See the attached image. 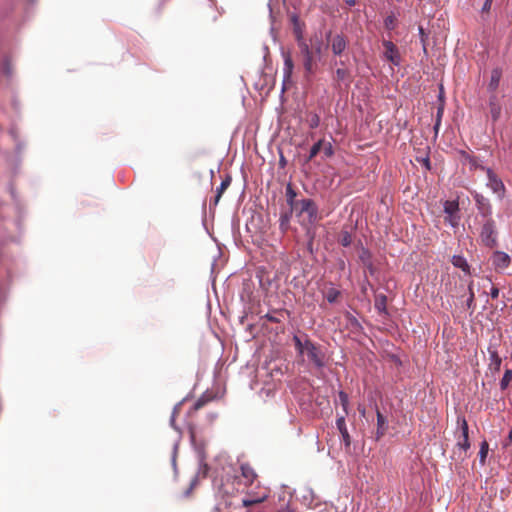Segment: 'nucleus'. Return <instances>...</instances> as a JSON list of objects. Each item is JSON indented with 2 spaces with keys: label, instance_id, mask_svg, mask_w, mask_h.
I'll return each mask as SVG.
<instances>
[{
  "label": "nucleus",
  "instance_id": "obj_1",
  "mask_svg": "<svg viewBox=\"0 0 512 512\" xmlns=\"http://www.w3.org/2000/svg\"><path fill=\"white\" fill-rule=\"evenodd\" d=\"M238 502L235 503L237 508H247L264 502L269 497L268 488L262 486L260 482L253 485L242 487L239 491Z\"/></svg>",
  "mask_w": 512,
  "mask_h": 512
},
{
  "label": "nucleus",
  "instance_id": "obj_2",
  "mask_svg": "<svg viewBox=\"0 0 512 512\" xmlns=\"http://www.w3.org/2000/svg\"><path fill=\"white\" fill-rule=\"evenodd\" d=\"M294 211L297 213L299 222L307 227V234H311L312 228L314 229L313 233H315L318 221L316 204L310 199H303L300 201L298 209Z\"/></svg>",
  "mask_w": 512,
  "mask_h": 512
},
{
  "label": "nucleus",
  "instance_id": "obj_3",
  "mask_svg": "<svg viewBox=\"0 0 512 512\" xmlns=\"http://www.w3.org/2000/svg\"><path fill=\"white\" fill-rule=\"evenodd\" d=\"M257 478L258 475L253 467L248 463H243L240 466V476L234 477L232 485L235 486L236 491H239L242 487L259 482Z\"/></svg>",
  "mask_w": 512,
  "mask_h": 512
},
{
  "label": "nucleus",
  "instance_id": "obj_4",
  "mask_svg": "<svg viewBox=\"0 0 512 512\" xmlns=\"http://www.w3.org/2000/svg\"><path fill=\"white\" fill-rule=\"evenodd\" d=\"M480 238L486 247L493 248L497 246L496 224L492 218L485 219L481 228Z\"/></svg>",
  "mask_w": 512,
  "mask_h": 512
},
{
  "label": "nucleus",
  "instance_id": "obj_5",
  "mask_svg": "<svg viewBox=\"0 0 512 512\" xmlns=\"http://www.w3.org/2000/svg\"><path fill=\"white\" fill-rule=\"evenodd\" d=\"M481 170L485 171L487 174V187L490 188L493 193L497 194L500 199H502L505 193V186L502 180L494 173L491 168L481 167Z\"/></svg>",
  "mask_w": 512,
  "mask_h": 512
},
{
  "label": "nucleus",
  "instance_id": "obj_6",
  "mask_svg": "<svg viewBox=\"0 0 512 512\" xmlns=\"http://www.w3.org/2000/svg\"><path fill=\"white\" fill-rule=\"evenodd\" d=\"M297 347L303 357L313 362L317 367H320V358L318 357V348L314 346L310 341H306L304 344L301 343L300 339L295 337Z\"/></svg>",
  "mask_w": 512,
  "mask_h": 512
},
{
  "label": "nucleus",
  "instance_id": "obj_7",
  "mask_svg": "<svg viewBox=\"0 0 512 512\" xmlns=\"http://www.w3.org/2000/svg\"><path fill=\"white\" fill-rule=\"evenodd\" d=\"M494 270L498 273H504L509 267L512 259L510 255L503 251H494L490 257Z\"/></svg>",
  "mask_w": 512,
  "mask_h": 512
},
{
  "label": "nucleus",
  "instance_id": "obj_8",
  "mask_svg": "<svg viewBox=\"0 0 512 512\" xmlns=\"http://www.w3.org/2000/svg\"><path fill=\"white\" fill-rule=\"evenodd\" d=\"M382 45L384 47L383 57L394 66H400L401 55L398 47L390 40H383Z\"/></svg>",
  "mask_w": 512,
  "mask_h": 512
},
{
  "label": "nucleus",
  "instance_id": "obj_9",
  "mask_svg": "<svg viewBox=\"0 0 512 512\" xmlns=\"http://www.w3.org/2000/svg\"><path fill=\"white\" fill-rule=\"evenodd\" d=\"M472 196L479 214L485 219L492 218V206L489 199L478 192H473Z\"/></svg>",
  "mask_w": 512,
  "mask_h": 512
},
{
  "label": "nucleus",
  "instance_id": "obj_10",
  "mask_svg": "<svg viewBox=\"0 0 512 512\" xmlns=\"http://www.w3.org/2000/svg\"><path fill=\"white\" fill-rule=\"evenodd\" d=\"M327 41L334 55H341L343 51L346 49L347 42L343 35H332L331 33H329L327 35Z\"/></svg>",
  "mask_w": 512,
  "mask_h": 512
},
{
  "label": "nucleus",
  "instance_id": "obj_11",
  "mask_svg": "<svg viewBox=\"0 0 512 512\" xmlns=\"http://www.w3.org/2000/svg\"><path fill=\"white\" fill-rule=\"evenodd\" d=\"M284 58V65H283V88L285 89L286 86L290 83L294 64L292 57L289 52L283 53Z\"/></svg>",
  "mask_w": 512,
  "mask_h": 512
},
{
  "label": "nucleus",
  "instance_id": "obj_12",
  "mask_svg": "<svg viewBox=\"0 0 512 512\" xmlns=\"http://www.w3.org/2000/svg\"><path fill=\"white\" fill-rule=\"evenodd\" d=\"M336 427L341 435V438L345 444V447L349 448L351 445V437H350V434H349L347 426H346L345 416L342 415L337 418Z\"/></svg>",
  "mask_w": 512,
  "mask_h": 512
},
{
  "label": "nucleus",
  "instance_id": "obj_13",
  "mask_svg": "<svg viewBox=\"0 0 512 512\" xmlns=\"http://www.w3.org/2000/svg\"><path fill=\"white\" fill-rule=\"evenodd\" d=\"M316 52H320V47H313L312 50H309L308 46L307 45H303L302 46V53H303V56H304V59H303V64H304V67L306 69L307 72H312L313 71V53Z\"/></svg>",
  "mask_w": 512,
  "mask_h": 512
},
{
  "label": "nucleus",
  "instance_id": "obj_14",
  "mask_svg": "<svg viewBox=\"0 0 512 512\" xmlns=\"http://www.w3.org/2000/svg\"><path fill=\"white\" fill-rule=\"evenodd\" d=\"M388 428V421L386 417L377 409V431H376V439L379 440L384 436L386 430Z\"/></svg>",
  "mask_w": 512,
  "mask_h": 512
},
{
  "label": "nucleus",
  "instance_id": "obj_15",
  "mask_svg": "<svg viewBox=\"0 0 512 512\" xmlns=\"http://www.w3.org/2000/svg\"><path fill=\"white\" fill-rule=\"evenodd\" d=\"M451 262L454 267L461 269L466 274H470V266L463 256L454 255L451 259Z\"/></svg>",
  "mask_w": 512,
  "mask_h": 512
},
{
  "label": "nucleus",
  "instance_id": "obj_16",
  "mask_svg": "<svg viewBox=\"0 0 512 512\" xmlns=\"http://www.w3.org/2000/svg\"><path fill=\"white\" fill-rule=\"evenodd\" d=\"M501 76H502V71L499 68H495L492 70L490 81L488 84L489 91L494 92L497 90L500 80H501Z\"/></svg>",
  "mask_w": 512,
  "mask_h": 512
},
{
  "label": "nucleus",
  "instance_id": "obj_17",
  "mask_svg": "<svg viewBox=\"0 0 512 512\" xmlns=\"http://www.w3.org/2000/svg\"><path fill=\"white\" fill-rule=\"evenodd\" d=\"M289 21L292 24L294 34L296 35L297 39L299 40L302 36V26L300 19L296 13H290L289 14Z\"/></svg>",
  "mask_w": 512,
  "mask_h": 512
},
{
  "label": "nucleus",
  "instance_id": "obj_18",
  "mask_svg": "<svg viewBox=\"0 0 512 512\" xmlns=\"http://www.w3.org/2000/svg\"><path fill=\"white\" fill-rule=\"evenodd\" d=\"M286 197H287V203L289 204L291 211L297 210L298 206L300 204V201L295 200L296 193L294 192V190L292 189L290 184H288L286 187Z\"/></svg>",
  "mask_w": 512,
  "mask_h": 512
},
{
  "label": "nucleus",
  "instance_id": "obj_19",
  "mask_svg": "<svg viewBox=\"0 0 512 512\" xmlns=\"http://www.w3.org/2000/svg\"><path fill=\"white\" fill-rule=\"evenodd\" d=\"M502 359L498 354H489V364L488 367L492 371L493 374L498 373L501 368Z\"/></svg>",
  "mask_w": 512,
  "mask_h": 512
},
{
  "label": "nucleus",
  "instance_id": "obj_20",
  "mask_svg": "<svg viewBox=\"0 0 512 512\" xmlns=\"http://www.w3.org/2000/svg\"><path fill=\"white\" fill-rule=\"evenodd\" d=\"M322 295L327 299L329 303H336L338 297L341 295V292L333 286H330L329 288H326L324 291H322Z\"/></svg>",
  "mask_w": 512,
  "mask_h": 512
},
{
  "label": "nucleus",
  "instance_id": "obj_21",
  "mask_svg": "<svg viewBox=\"0 0 512 512\" xmlns=\"http://www.w3.org/2000/svg\"><path fill=\"white\" fill-rule=\"evenodd\" d=\"M230 184H231V177L230 176H226V178L221 182L220 186L217 188V194H216V196L214 198V201H213L214 205L218 204L222 194L230 186Z\"/></svg>",
  "mask_w": 512,
  "mask_h": 512
},
{
  "label": "nucleus",
  "instance_id": "obj_22",
  "mask_svg": "<svg viewBox=\"0 0 512 512\" xmlns=\"http://www.w3.org/2000/svg\"><path fill=\"white\" fill-rule=\"evenodd\" d=\"M387 297L384 294L376 295L375 297V308L380 312H386Z\"/></svg>",
  "mask_w": 512,
  "mask_h": 512
},
{
  "label": "nucleus",
  "instance_id": "obj_23",
  "mask_svg": "<svg viewBox=\"0 0 512 512\" xmlns=\"http://www.w3.org/2000/svg\"><path fill=\"white\" fill-rule=\"evenodd\" d=\"M501 339L500 337L493 336L490 341L489 345L487 347L488 354H498V348L500 346Z\"/></svg>",
  "mask_w": 512,
  "mask_h": 512
},
{
  "label": "nucleus",
  "instance_id": "obj_24",
  "mask_svg": "<svg viewBox=\"0 0 512 512\" xmlns=\"http://www.w3.org/2000/svg\"><path fill=\"white\" fill-rule=\"evenodd\" d=\"M457 426L459 430L461 431V437L468 436L469 435V427L468 423L464 416H458L457 417Z\"/></svg>",
  "mask_w": 512,
  "mask_h": 512
},
{
  "label": "nucleus",
  "instance_id": "obj_25",
  "mask_svg": "<svg viewBox=\"0 0 512 512\" xmlns=\"http://www.w3.org/2000/svg\"><path fill=\"white\" fill-rule=\"evenodd\" d=\"M512 381V370L506 369L504 375L499 383L501 390H506Z\"/></svg>",
  "mask_w": 512,
  "mask_h": 512
},
{
  "label": "nucleus",
  "instance_id": "obj_26",
  "mask_svg": "<svg viewBox=\"0 0 512 512\" xmlns=\"http://www.w3.org/2000/svg\"><path fill=\"white\" fill-rule=\"evenodd\" d=\"M488 451H489V445H488L487 441L484 440L481 442L480 450H479V461L482 465H484L486 462Z\"/></svg>",
  "mask_w": 512,
  "mask_h": 512
},
{
  "label": "nucleus",
  "instance_id": "obj_27",
  "mask_svg": "<svg viewBox=\"0 0 512 512\" xmlns=\"http://www.w3.org/2000/svg\"><path fill=\"white\" fill-rule=\"evenodd\" d=\"M396 18L394 15H388L385 19H384V26L386 29L388 30H393L395 29V26H396Z\"/></svg>",
  "mask_w": 512,
  "mask_h": 512
},
{
  "label": "nucleus",
  "instance_id": "obj_28",
  "mask_svg": "<svg viewBox=\"0 0 512 512\" xmlns=\"http://www.w3.org/2000/svg\"><path fill=\"white\" fill-rule=\"evenodd\" d=\"M457 446L460 449L467 451L470 448L469 435L467 437H462V440L458 441Z\"/></svg>",
  "mask_w": 512,
  "mask_h": 512
},
{
  "label": "nucleus",
  "instance_id": "obj_29",
  "mask_svg": "<svg viewBox=\"0 0 512 512\" xmlns=\"http://www.w3.org/2000/svg\"><path fill=\"white\" fill-rule=\"evenodd\" d=\"M416 161L423 165L427 170L431 169L430 159L428 155L423 157H416Z\"/></svg>",
  "mask_w": 512,
  "mask_h": 512
},
{
  "label": "nucleus",
  "instance_id": "obj_30",
  "mask_svg": "<svg viewBox=\"0 0 512 512\" xmlns=\"http://www.w3.org/2000/svg\"><path fill=\"white\" fill-rule=\"evenodd\" d=\"M457 210H458V206H457V204L450 203V202H446L445 207H444V212H445L446 214L452 215V214H453V213H455Z\"/></svg>",
  "mask_w": 512,
  "mask_h": 512
},
{
  "label": "nucleus",
  "instance_id": "obj_31",
  "mask_svg": "<svg viewBox=\"0 0 512 512\" xmlns=\"http://www.w3.org/2000/svg\"><path fill=\"white\" fill-rule=\"evenodd\" d=\"M339 400L341 402V405L343 406V410L345 413H347V406H348V396L344 392L339 393Z\"/></svg>",
  "mask_w": 512,
  "mask_h": 512
},
{
  "label": "nucleus",
  "instance_id": "obj_32",
  "mask_svg": "<svg viewBox=\"0 0 512 512\" xmlns=\"http://www.w3.org/2000/svg\"><path fill=\"white\" fill-rule=\"evenodd\" d=\"M466 306L469 310L474 311L475 309V295L474 292H471L469 297L466 300Z\"/></svg>",
  "mask_w": 512,
  "mask_h": 512
},
{
  "label": "nucleus",
  "instance_id": "obj_33",
  "mask_svg": "<svg viewBox=\"0 0 512 512\" xmlns=\"http://www.w3.org/2000/svg\"><path fill=\"white\" fill-rule=\"evenodd\" d=\"M319 151H320V140L316 141L313 144L308 159H312L313 157H315L318 154Z\"/></svg>",
  "mask_w": 512,
  "mask_h": 512
},
{
  "label": "nucleus",
  "instance_id": "obj_34",
  "mask_svg": "<svg viewBox=\"0 0 512 512\" xmlns=\"http://www.w3.org/2000/svg\"><path fill=\"white\" fill-rule=\"evenodd\" d=\"M336 75H337L338 80H341V81L348 80V72L345 69H342V68L337 69Z\"/></svg>",
  "mask_w": 512,
  "mask_h": 512
},
{
  "label": "nucleus",
  "instance_id": "obj_35",
  "mask_svg": "<svg viewBox=\"0 0 512 512\" xmlns=\"http://www.w3.org/2000/svg\"><path fill=\"white\" fill-rule=\"evenodd\" d=\"M179 412H180V407L175 406L173 409L172 415H171V419H170V423H171L172 427L176 430H178V428L175 425V419H176L177 415L179 414Z\"/></svg>",
  "mask_w": 512,
  "mask_h": 512
},
{
  "label": "nucleus",
  "instance_id": "obj_36",
  "mask_svg": "<svg viewBox=\"0 0 512 512\" xmlns=\"http://www.w3.org/2000/svg\"><path fill=\"white\" fill-rule=\"evenodd\" d=\"M490 112H491V116H492L493 120L496 121L500 116V107L495 104H491Z\"/></svg>",
  "mask_w": 512,
  "mask_h": 512
},
{
  "label": "nucleus",
  "instance_id": "obj_37",
  "mask_svg": "<svg viewBox=\"0 0 512 512\" xmlns=\"http://www.w3.org/2000/svg\"><path fill=\"white\" fill-rule=\"evenodd\" d=\"M443 113H444V102L442 101V103H439L438 108H437L436 121L438 122V124H441Z\"/></svg>",
  "mask_w": 512,
  "mask_h": 512
},
{
  "label": "nucleus",
  "instance_id": "obj_38",
  "mask_svg": "<svg viewBox=\"0 0 512 512\" xmlns=\"http://www.w3.org/2000/svg\"><path fill=\"white\" fill-rule=\"evenodd\" d=\"M352 242L351 236L345 232L341 238V244L345 247L349 246Z\"/></svg>",
  "mask_w": 512,
  "mask_h": 512
},
{
  "label": "nucleus",
  "instance_id": "obj_39",
  "mask_svg": "<svg viewBox=\"0 0 512 512\" xmlns=\"http://www.w3.org/2000/svg\"><path fill=\"white\" fill-rule=\"evenodd\" d=\"M206 403H207V400H206V399H204V398H200V399H198V400L195 402V404H194V406H193V409H194L195 411H197V410L201 409V408H202Z\"/></svg>",
  "mask_w": 512,
  "mask_h": 512
},
{
  "label": "nucleus",
  "instance_id": "obj_40",
  "mask_svg": "<svg viewBox=\"0 0 512 512\" xmlns=\"http://www.w3.org/2000/svg\"><path fill=\"white\" fill-rule=\"evenodd\" d=\"M492 3H493V0H485L484 4H483V6H482L481 11H482L483 13H485V12H489V11H490V9H491Z\"/></svg>",
  "mask_w": 512,
  "mask_h": 512
},
{
  "label": "nucleus",
  "instance_id": "obj_41",
  "mask_svg": "<svg viewBox=\"0 0 512 512\" xmlns=\"http://www.w3.org/2000/svg\"><path fill=\"white\" fill-rule=\"evenodd\" d=\"M467 162L471 165V168H475V169L479 168V169H481V167H483L482 165L478 164L477 159L475 157H473V156L471 158H469V160Z\"/></svg>",
  "mask_w": 512,
  "mask_h": 512
},
{
  "label": "nucleus",
  "instance_id": "obj_42",
  "mask_svg": "<svg viewBox=\"0 0 512 512\" xmlns=\"http://www.w3.org/2000/svg\"><path fill=\"white\" fill-rule=\"evenodd\" d=\"M220 491L224 494V495H229V494H232V492L230 491L229 489V483H223L220 487Z\"/></svg>",
  "mask_w": 512,
  "mask_h": 512
},
{
  "label": "nucleus",
  "instance_id": "obj_43",
  "mask_svg": "<svg viewBox=\"0 0 512 512\" xmlns=\"http://www.w3.org/2000/svg\"><path fill=\"white\" fill-rule=\"evenodd\" d=\"M490 296L491 298L496 299L499 296V289L493 286L490 290Z\"/></svg>",
  "mask_w": 512,
  "mask_h": 512
},
{
  "label": "nucleus",
  "instance_id": "obj_44",
  "mask_svg": "<svg viewBox=\"0 0 512 512\" xmlns=\"http://www.w3.org/2000/svg\"><path fill=\"white\" fill-rule=\"evenodd\" d=\"M324 153L327 156H331L333 154L332 146L329 143L327 146L323 147Z\"/></svg>",
  "mask_w": 512,
  "mask_h": 512
},
{
  "label": "nucleus",
  "instance_id": "obj_45",
  "mask_svg": "<svg viewBox=\"0 0 512 512\" xmlns=\"http://www.w3.org/2000/svg\"><path fill=\"white\" fill-rule=\"evenodd\" d=\"M438 101H439V103H442V101L445 103V101H444V91H443V86L442 85L440 86V92H439V95H438Z\"/></svg>",
  "mask_w": 512,
  "mask_h": 512
},
{
  "label": "nucleus",
  "instance_id": "obj_46",
  "mask_svg": "<svg viewBox=\"0 0 512 512\" xmlns=\"http://www.w3.org/2000/svg\"><path fill=\"white\" fill-rule=\"evenodd\" d=\"M460 154H461V157L465 160V161H468L469 158H471L472 156L470 154H468L466 151H460Z\"/></svg>",
  "mask_w": 512,
  "mask_h": 512
},
{
  "label": "nucleus",
  "instance_id": "obj_47",
  "mask_svg": "<svg viewBox=\"0 0 512 512\" xmlns=\"http://www.w3.org/2000/svg\"><path fill=\"white\" fill-rule=\"evenodd\" d=\"M343 1L345 2V4H347L350 7L354 6L357 3V0H343Z\"/></svg>",
  "mask_w": 512,
  "mask_h": 512
},
{
  "label": "nucleus",
  "instance_id": "obj_48",
  "mask_svg": "<svg viewBox=\"0 0 512 512\" xmlns=\"http://www.w3.org/2000/svg\"><path fill=\"white\" fill-rule=\"evenodd\" d=\"M266 318H267L269 321H271V322H278V319H277V318H275V317H273V316H271V315H268V314H267V315H266Z\"/></svg>",
  "mask_w": 512,
  "mask_h": 512
},
{
  "label": "nucleus",
  "instance_id": "obj_49",
  "mask_svg": "<svg viewBox=\"0 0 512 512\" xmlns=\"http://www.w3.org/2000/svg\"><path fill=\"white\" fill-rule=\"evenodd\" d=\"M440 125H441V124H438V122L435 120V124H434V131H435V133H436V134H437V133H438V131H439Z\"/></svg>",
  "mask_w": 512,
  "mask_h": 512
},
{
  "label": "nucleus",
  "instance_id": "obj_50",
  "mask_svg": "<svg viewBox=\"0 0 512 512\" xmlns=\"http://www.w3.org/2000/svg\"><path fill=\"white\" fill-rule=\"evenodd\" d=\"M313 245H314V238H312L310 243H309V249H310L311 252L313 251Z\"/></svg>",
  "mask_w": 512,
  "mask_h": 512
},
{
  "label": "nucleus",
  "instance_id": "obj_51",
  "mask_svg": "<svg viewBox=\"0 0 512 512\" xmlns=\"http://www.w3.org/2000/svg\"><path fill=\"white\" fill-rule=\"evenodd\" d=\"M468 292H469V294H470L471 292H474V291H473V282H471V283L468 285Z\"/></svg>",
  "mask_w": 512,
  "mask_h": 512
},
{
  "label": "nucleus",
  "instance_id": "obj_52",
  "mask_svg": "<svg viewBox=\"0 0 512 512\" xmlns=\"http://www.w3.org/2000/svg\"><path fill=\"white\" fill-rule=\"evenodd\" d=\"M419 33H420V35H422V36L424 35V29H423L421 26L419 27Z\"/></svg>",
  "mask_w": 512,
  "mask_h": 512
}]
</instances>
